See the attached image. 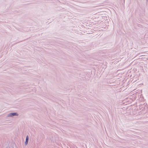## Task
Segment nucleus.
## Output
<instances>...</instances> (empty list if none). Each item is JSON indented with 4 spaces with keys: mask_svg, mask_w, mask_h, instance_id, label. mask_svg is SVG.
Listing matches in <instances>:
<instances>
[{
    "mask_svg": "<svg viewBox=\"0 0 148 148\" xmlns=\"http://www.w3.org/2000/svg\"><path fill=\"white\" fill-rule=\"evenodd\" d=\"M15 115H18V114L16 113H12L9 114L8 115V116H12Z\"/></svg>",
    "mask_w": 148,
    "mask_h": 148,
    "instance_id": "obj_1",
    "label": "nucleus"
},
{
    "mask_svg": "<svg viewBox=\"0 0 148 148\" xmlns=\"http://www.w3.org/2000/svg\"><path fill=\"white\" fill-rule=\"evenodd\" d=\"M28 139H29V136H26V141L25 142V144L26 145H27V144L28 141Z\"/></svg>",
    "mask_w": 148,
    "mask_h": 148,
    "instance_id": "obj_2",
    "label": "nucleus"
}]
</instances>
